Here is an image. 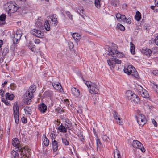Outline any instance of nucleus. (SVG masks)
I'll use <instances>...</instances> for the list:
<instances>
[{
    "label": "nucleus",
    "mask_w": 158,
    "mask_h": 158,
    "mask_svg": "<svg viewBox=\"0 0 158 158\" xmlns=\"http://www.w3.org/2000/svg\"><path fill=\"white\" fill-rule=\"evenodd\" d=\"M141 53L143 55L147 56H150L151 54V50L149 49H143L141 50Z\"/></svg>",
    "instance_id": "obj_19"
},
{
    "label": "nucleus",
    "mask_w": 158,
    "mask_h": 158,
    "mask_svg": "<svg viewBox=\"0 0 158 158\" xmlns=\"http://www.w3.org/2000/svg\"><path fill=\"white\" fill-rule=\"evenodd\" d=\"M52 17L51 19V21H50L51 25L53 26H56L57 25L58 23V22L56 16V15H53L51 16Z\"/></svg>",
    "instance_id": "obj_13"
},
{
    "label": "nucleus",
    "mask_w": 158,
    "mask_h": 158,
    "mask_svg": "<svg viewBox=\"0 0 158 158\" xmlns=\"http://www.w3.org/2000/svg\"><path fill=\"white\" fill-rule=\"evenodd\" d=\"M153 88H156L158 89V86L154 84L153 85ZM156 92L158 94V90H157V91Z\"/></svg>",
    "instance_id": "obj_56"
},
{
    "label": "nucleus",
    "mask_w": 158,
    "mask_h": 158,
    "mask_svg": "<svg viewBox=\"0 0 158 158\" xmlns=\"http://www.w3.org/2000/svg\"><path fill=\"white\" fill-rule=\"evenodd\" d=\"M6 99L11 100L13 99L14 95L13 94H10L8 93H6Z\"/></svg>",
    "instance_id": "obj_27"
},
{
    "label": "nucleus",
    "mask_w": 158,
    "mask_h": 158,
    "mask_svg": "<svg viewBox=\"0 0 158 158\" xmlns=\"http://www.w3.org/2000/svg\"><path fill=\"white\" fill-rule=\"evenodd\" d=\"M64 102H66V104H69L68 103H68L69 102V100H68L67 99H64Z\"/></svg>",
    "instance_id": "obj_62"
},
{
    "label": "nucleus",
    "mask_w": 158,
    "mask_h": 158,
    "mask_svg": "<svg viewBox=\"0 0 158 158\" xmlns=\"http://www.w3.org/2000/svg\"><path fill=\"white\" fill-rule=\"evenodd\" d=\"M58 129L60 132L63 133L66 132L67 131V128L62 124L58 127Z\"/></svg>",
    "instance_id": "obj_24"
},
{
    "label": "nucleus",
    "mask_w": 158,
    "mask_h": 158,
    "mask_svg": "<svg viewBox=\"0 0 158 158\" xmlns=\"http://www.w3.org/2000/svg\"><path fill=\"white\" fill-rule=\"evenodd\" d=\"M113 115L114 118L117 120V123L118 125H122L123 122L121 121L120 116L118 114L116 111H114L113 113Z\"/></svg>",
    "instance_id": "obj_12"
},
{
    "label": "nucleus",
    "mask_w": 158,
    "mask_h": 158,
    "mask_svg": "<svg viewBox=\"0 0 158 158\" xmlns=\"http://www.w3.org/2000/svg\"><path fill=\"white\" fill-rule=\"evenodd\" d=\"M117 27L118 30H120L121 31H124L125 29V27L120 23H118L117 24Z\"/></svg>",
    "instance_id": "obj_35"
},
{
    "label": "nucleus",
    "mask_w": 158,
    "mask_h": 158,
    "mask_svg": "<svg viewBox=\"0 0 158 158\" xmlns=\"http://www.w3.org/2000/svg\"><path fill=\"white\" fill-rule=\"evenodd\" d=\"M35 46L33 45V43H32L31 42H30L29 43L28 47L33 52H35Z\"/></svg>",
    "instance_id": "obj_36"
},
{
    "label": "nucleus",
    "mask_w": 158,
    "mask_h": 158,
    "mask_svg": "<svg viewBox=\"0 0 158 158\" xmlns=\"http://www.w3.org/2000/svg\"><path fill=\"white\" fill-rule=\"evenodd\" d=\"M24 110L27 114L31 115V110L30 108L28 106H26L24 108Z\"/></svg>",
    "instance_id": "obj_38"
},
{
    "label": "nucleus",
    "mask_w": 158,
    "mask_h": 158,
    "mask_svg": "<svg viewBox=\"0 0 158 158\" xmlns=\"http://www.w3.org/2000/svg\"><path fill=\"white\" fill-rule=\"evenodd\" d=\"M4 103L7 105H10V102L7 101V100Z\"/></svg>",
    "instance_id": "obj_61"
},
{
    "label": "nucleus",
    "mask_w": 158,
    "mask_h": 158,
    "mask_svg": "<svg viewBox=\"0 0 158 158\" xmlns=\"http://www.w3.org/2000/svg\"><path fill=\"white\" fill-rule=\"evenodd\" d=\"M96 143L97 148H100L102 146V144L99 139H97L96 140Z\"/></svg>",
    "instance_id": "obj_42"
},
{
    "label": "nucleus",
    "mask_w": 158,
    "mask_h": 158,
    "mask_svg": "<svg viewBox=\"0 0 158 158\" xmlns=\"http://www.w3.org/2000/svg\"><path fill=\"white\" fill-rule=\"evenodd\" d=\"M52 146L54 151L56 152L58 150V146L57 142L55 140L52 141Z\"/></svg>",
    "instance_id": "obj_22"
},
{
    "label": "nucleus",
    "mask_w": 158,
    "mask_h": 158,
    "mask_svg": "<svg viewBox=\"0 0 158 158\" xmlns=\"http://www.w3.org/2000/svg\"><path fill=\"white\" fill-rule=\"evenodd\" d=\"M121 15V14H120L119 13H118V14H117L116 15V18L118 19V17H119V16H120Z\"/></svg>",
    "instance_id": "obj_57"
},
{
    "label": "nucleus",
    "mask_w": 158,
    "mask_h": 158,
    "mask_svg": "<svg viewBox=\"0 0 158 158\" xmlns=\"http://www.w3.org/2000/svg\"><path fill=\"white\" fill-rule=\"evenodd\" d=\"M12 144L14 146L17 147L19 150L20 149L22 148L20 146L19 140L16 138H14L13 139Z\"/></svg>",
    "instance_id": "obj_17"
},
{
    "label": "nucleus",
    "mask_w": 158,
    "mask_h": 158,
    "mask_svg": "<svg viewBox=\"0 0 158 158\" xmlns=\"http://www.w3.org/2000/svg\"><path fill=\"white\" fill-rule=\"evenodd\" d=\"M137 120L139 125L143 126L146 123V120L145 116L142 114H139L136 116Z\"/></svg>",
    "instance_id": "obj_8"
},
{
    "label": "nucleus",
    "mask_w": 158,
    "mask_h": 158,
    "mask_svg": "<svg viewBox=\"0 0 158 158\" xmlns=\"http://www.w3.org/2000/svg\"><path fill=\"white\" fill-rule=\"evenodd\" d=\"M101 0H95L94 4L95 6L98 8L99 9L101 7Z\"/></svg>",
    "instance_id": "obj_31"
},
{
    "label": "nucleus",
    "mask_w": 158,
    "mask_h": 158,
    "mask_svg": "<svg viewBox=\"0 0 158 158\" xmlns=\"http://www.w3.org/2000/svg\"><path fill=\"white\" fill-rule=\"evenodd\" d=\"M114 158H121L120 152L117 149H116L114 151Z\"/></svg>",
    "instance_id": "obj_23"
},
{
    "label": "nucleus",
    "mask_w": 158,
    "mask_h": 158,
    "mask_svg": "<svg viewBox=\"0 0 158 158\" xmlns=\"http://www.w3.org/2000/svg\"><path fill=\"white\" fill-rule=\"evenodd\" d=\"M7 99L4 98H2V101L5 103L6 101H7Z\"/></svg>",
    "instance_id": "obj_60"
},
{
    "label": "nucleus",
    "mask_w": 158,
    "mask_h": 158,
    "mask_svg": "<svg viewBox=\"0 0 158 158\" xmlns=\"http://www.w3.org/2000/svg\"><path fill=\"white\" fill-rule=\"evenodd\" d=\"M51 25L48 20H46L45 23L44 27L46 30L48 31L50 29V26Z\"/></svg>",
    "instance_id": "obj_25"
},
{
    "label": "nucleus",
    "mask_w": 158,
    "mask_h": 158,
    "mask_svg": "<svg viewBox=\"0 0 158 158\" xmlns=\"http://www.w3.org/2000/svg\"><path fill=\"white\" fill-rule=\"evenodd\" d=\"M125 96L128 100H130L135 104H138L140 102V99L138 96L131 91H127Z\"/></svg>",
    "instance_id": "obj_3"
},
{
    "label": "nucleus",
    "mask_w": 158,
    "mask_h": 158,
    "mask_svg": "<svg viewBox=\"0 0 158 158\" xmlns=\"http://www.w3.org/2000/svg\"><path fill=\"white\" fill-rule=\"evenodd\" d=\"M36 26L38 28H41L42 27V24L41 23H39H39L37 22L36 23Z\"/></svg>",
    "instance_id": "obj_46"
},
{
    "label": "nucleus",
    "mask_w": 158,
    "mask_h": 158,
    "mask_svg": "<svg viewBox=\"0 0 158 158\" xmlns=\"http://www.w3.org/2000/svg\"><path fill=\"white\" fill-rule=\"evenodd\" d=\"M89 89V92L91 94H97L99 92L98 87V85L94 83L88 82L85 83Z\"/></svg>",
    "instance_id": "obj_5"
},
{
    "label": "nucleus",
    "mask_w": 158,
    "mask_h": 158,
    "mask_svg": "<svg viewBox=\"0 0 158 158\" xmlns=\"http://www.w3.org/2000/svg\"><path fill=\"white\" fill-rule=\"evenodd\" d=\"M9 51V49L7 48H5L3 51L2 55L3 56L6 55L8 53Z\"/></svg>",
    "instance_id": "obj_40"
},
{
    "label": "nucleus",
    "mask_w": 158,
    "mask_h": 158,
    "mask_svg": "<svg viewBox=\"0 0 158 158\" xmlns=\"http://www.w3.org/2000/svg\"><path fill=\"white\" fill-rule=\"evenodd\" d=\"M130 44V51L132 54H135V46L134 44L132 42H131Z\"/></svg>",
    "instance_id": "obj_26"
},
{
    "label": "nucleus",
    "mask_w": 158,
    "mask_h": 158,
    "mask_svg": "<svg viewBox=\"0 0 158 158\" xmlns=\"http://www.w3.org/2000/svg\"><path fill=\"white\" fill-rule=\"evenodd\" d=\"M19 151L20 152H21V158H28L29 157L27 156V155L23 152V148L20 149Z\"/></svg>",
    "instance_id": "obj_37"
},
{
    "label": "nucleus",
    "mask_w": 158,
    "mask_h": 158,
    "mask_svg": "<svg viewBox=\"0 0 158 158\" xmlns=\"http://www.w3.org/2000/svg\"><path fill=\"white\" fill-rule=\"evenodd\" d=\"M47 107L44 103L40 104L39 106L38 109L41 113H44L47 110Z\"/></svg>",
    "instance_id": "obj_14"
},
{
    "label": "nucleus",
    "mask_w": 158,
    "mask_h": 158,
    "mask_svg": "<svg viewBox=\"0 0 158 158\" xmlns=\"http://www.w3.org/2000/svg\"><path fill=\"white\" fill-rule=\"evenodd\" d=\"M65 13L67 16H68L70 20H72V15H71V13L69 11H67L65 12Z\"/></svg>",
    "instance_id": "obj_41"
},
{
    "label": "nucleus",
    "mask_w": 158,
    "mask_h": 158,
    "mask_svg": "<svg viewBox=\"0 0 158 158\" xmlns=\"http://www.w3.org/2000/svg\"><path fill=\"white\" fill-rule=\"evenodd\" d=\"M93 99L94 101V104H95L98 102V100L96 99V100L94 99V98H93Z\"/></svg>",
    "instance_id": "obj_64"
},
{
    "label": "nucleus",
    "mask_w": 158,
    "mask_h": 158,
    "mask_svg": "<svg viewBox=\"0 0 158 158\" xmlns=\"http://www.w3.org/2000/svg\"><path fill=\"white\" fill-rule=\"evenodd\" d=\"M11 154L12 158H18L19 154L16 151H12Z\"/></svg>",
    "instance_id": "obj_34"
},
{
    "label": "nucleus",
    "mask_w": 158,
    "mask_h": 158,
    "mask_svg": "<svg viewBox=\"0 0 158 158\" xmlns=\"http://www.w3.org/2000/svg\"><path fill=\"white\" fill-rule=\"evenodd\" d=\"M72 37L76 42H78L81 39L80 35L78 34L75 33L72 34Z\"/></svg>",
    "instance_id": "obj_21"
},
{
    "label": "nucleus",
    "mask_w": 158,
    "mask_h": 158,
    "mask_svg": "<svg viewBox=\"0 0 158 158\" xmlns=\"http://www.w3.org/2000/svg\"><path fill=\"white\" fill-rule=\"evenodd\" d=\"M107 63L111 69H114L115 66V63H114V61L113 58L108 60Z\"/></svg>",
    "instance_id": "obj_18"
},
{
    "label": "nucleus",
    "mask_w": 158,
    "mask_h": 158,
    "mask_svg": "<svg viewBox=\"0 0 158 158\" xmlns=\"http://www.w3.org/2000/svg\"><path fill=\"white\" fill-rule=\"evenodd\" d=\"M114 61V63H115V64H120L121 61L120 60H119L118 59H117L116 58H113Z\"/></svg>",
    "instance_id": "obj_43"
},
{
    "label": "nucleus",
    "mask_w": 158,
    "mask_h": 158,
    "mask_svg": "<svg viewBox=\"0 0 158 158\" xmlns=\"http://www.w3.org/2000/svg\"><path fill=\"white\" fill-rule=\"evenodd\" d=\"M10 87L11 89L14 90L16 88V86L15 84L12 83L10 84Z\"/></svg>",
    "instance_id": "obj_44"
},
{
    "label": "nucleus",
    "mask_w": 158,
    "mask_h": 158,
    "mask_svg": "<svg viewBox=\"0 0 158 158\" xmlns=\"http://www.w3.org/2000/svg\"><path fill=\"white\" fill-rule=\"evenodd\" d=\"M0 93L1 94L2 97H3L4 96V92L2 89L0 90Z\"/></svg>",
    "instance_id": "obj_54"
},
{
    "label": "nucleus",
    "mask_w": 158,
    "mask_h": 158,
    "mask_svg": "<svg viewBox=\"0 0 158 158\" xmlns=\"http://www.w3.org/2000/svg\"><path fill=\"white\" fill-rule=\"evenodd\" d=\"M21 120L23 123H27V119L24 117H23L22 118Z\"/></svg>",
    "instance_id": "obj_45"
},
{
    "label": "nucleus",
    "mask_w": 158,
    "mask_h": 158,
    "mask_svg": "<svg viewBox=\"0 0 158 158\" xmlns=\"http://www.w3.org/2000/svg\"><path fill=\"white\" fill-rule=\"evenodd\" d=\"M31 33L37 37L42 38L44 35V33L40 30L36 29H33L31 31Z\"/></svg>",
    "instance_id": "obj_11"
},
{
    "label": "nucleus",
    "mask_w": 158,
    "mask_h": 158,
    "mask_svg": "<svg viewBox=\"0 0 158 158\" xmlns=\"http://www.w3.org/2000/svg\"><path fill=\"white\" fill-rule=\"evenodd\" d=\"M62 143L65 145L68 146L69 144V142L65 138H62Z\"/></svg>",
    "instance_id": "obj_39"
},
{
    "label": "nucleus",
    "mask_w": 158,
    "mask_h": 158,
    "mask_svg": "<svg viewBox=\"0 0 158 158\" xmlns=\"http://www.w3.org/2000/svg\"><path fill=\"white\" fill-rule=\"evenodd\" d=\"M155 5L158 7V0H155Z\"/></svg>",
    "instance_id": "obj_59"
},
{
    "label": "nucleus",
    "mask_w": 158,
    "mask_h": 158,
    "mask_svg": "<svg viewBox=\"0 0 158 158\" xmlns=\"http://www.w3.org/2000/svg\"><path fill=\"white\" fill-rule=\"evenodd\" d=\"M152 122L155 127H156L157 126V123L154 119H152Z\"/></svg>",
    "instance_id": "obj_50"
},
{
    "label": "nucleus",
    "mask_w": 158,
    "mask_h": 158,
    "mask_svg": "<svg viewBox=\"0 0 158 158\" xmlns=\"http://www.w3.org/2000/svg\"><path fill=\"white\" fill-rule=\"evenodd\" d=\"M135 16V19L137 21H139L141 19V15L139 11H137L136 12Z\"/></svg>",
    "instance_id": "obj_30"
},
{
    "label": "nucleus",
    "mask_w": 158,
    "mask_h": 158,
    "mask_svg": "<svg viewBox=\"0 0 158 158\" xmlns=\"http://www.w3.org/2000/svg\"><path fill=\"white\" fill-rule=\"evenodd\" d=\"M80 139L82 141H83V140H84V138L82 135H80Z\"/></svg>",
    "instance_id": "obj_55"
},
{
    "label": "nucleus",
    "mask_w": 158,
    "mask_h": 158,
    "mask_svg": "<svg viewBox=\"0 0 158 158\" xmlns=\"http://www.w3.org/2000/svg\"><path fill=\"white\" fill-rule=\"evenodd\" d=\"M140 94L142 96L143 98H147L149 97L148 94L146 91L144 89H143V90L142 91V93Z\"/></svg>",
    "instance_id": "obj_28"
},
{
    "label": "nucleus",
    "mask_w": 158,
    "mask_h": 158,
    "mask_svg": "<svg viewBox=\"0 0 158 158\" xmlns=\"http://www.w3.org/2000/svg\"><path fill=\"white\" fill-rule=\"evenodd\" d=\"M43 139V143L44 145L46 146H48L49 144V141L48 139L44 135Z\"/></svg>",
    "instance_id": "obj_29"
},
{
    "label": "nucleus",
    "mask_w": 158,
    "mask_h": 158,
    "mask_svg": "<svg viewBox=\"0 0 158 158\" xmlns=\"http://www.w3.org/2000/svg\"><path fill=\"white\" fill-rule=\"evenodd\" d=\"M127 6V5L126 3H124L123 5L122 8L124 9H126Z\"/></svg>",
    "instance_id": "obj_51"
},
{
    "label": "nucleus",
    "mask_w": 158,
    "mask_h": 158,
    "mask_svg": "<svg viewBox=\"0 0 158 158\" xmlns=\"http://www.w3.org/2000/svg\"><path fill=\"white\" fill-rule=\"evenodd\" d=\"M21 36L22 35L19 31L14 32L12 37L13 43L15 44L18 43Z\"/></svg>",
    "instance_id": "obj_10"
},
{
    "label": "nucleus",
    "mask_w": 158,
    "mask_h": 158,
    "mask_svg": "<svg viewBox=\"0 0 158 158\" xmlns=\"http://www.w3.org/2000/svg\"><path fill=\"white\" fill-rule=\"evenodd\" d=\"M4 8L9 15H11V13L16 12L19 7L16 4L9 2L4 5Z\"/></svg>",
    "instance_id": "obj_2"
},
{
    "label": "nucleus",
    "mask_w": 158,
    "mask_h": 158,
    "mask_svg": "<svg viewBox=\"0 0 158 158\" xmlns=\"http://www.w3.org/2000/svg\"><path fill=\"white\" fill-rule=\"evenodd\" d=\"M35 43L38 44L40 43V41L39 40L37 39L35 40Z\"/></svg>",
    "instance_id": "obj_53"
},
{
    "label": "nucleus",
    "mask_w": 158,
    "mask_h": 158,
    "mask_svg": "<svg viewBox=\"0 0 158 158\" xmlns=\"http://www.w3.org/2000/svg\"><path fill=\"white\" fill-rule=\"evenodd\" d=\"M6 18V15L4 14H3L0 16V25L3 26L5 24V20Z\"/></svg>",
    "instance_id": "obj_20"
},
{
    "label": "nucleus",
    "mask_w": 158,
    "mask_h": 158,
    "mask_svg": "<svg viewBox=\"0 0 158 158\" xmlns=\"http://www.w3.org/2000/svg\"><path fill=\"white\" fill-rule=\"evenodd\" d=\"M126 16L124 15H121V21H122L123 22H125V20H126Z\"/></svg>",
    "instance_id": "obj_49"
},
{
    "label": "nucleus",
    "mask_w": 158,
    "mask_h": 158,
    "mask_svg": "<svg viewBox=\"0 0 158 158\" xmlns=\"http://www.w3.org/2000/svg\"><path fill=\"white\" fill-rule=\"evenodd\" d=\"M108 52L109 54L114 57L117 56L123 57L124 56V55L123 53L119 52L116 50L114 49L113 48L109 49Z\"/></svg>",
    "instance_id": "obj_7"
},
{
    "label": "nucleus",
    "mask_w": 158,
    "mask_h": 158,
    "mask_svg": "<svg viewBox=\"0 0 158 158\" xmlns=\"http://www.w3.org/2000/svg\"><path fill=\"white\" fill-rule=\"evenodd\" d=\"M117 20L119 22L121 21V15L118 17V19Z\"/></svg>",
    "instance_id": "obj_63"
},
{
    "label": "nucleus",
    "mask_w": 158,
    "mask_h": 158,
    "mask_svg": "<svg viewBox=\"0 0 158 158\" xmlns=\"http://www.w3.org/2000/svg\"><path fill=\"white\" fill-rule=\"evenodd\" d=\"M36 86L35 85L31 86L27 91L24 95V97L25 101V103L27 105L30 103L33 96V93L36 90Z\"/></svg>",
    "instance_id": "obj_1"
},
{
    "label": "nucleus",
    "mask_w": 158,
    "mask_h": 158,
    "mask_svg": "<svg viewBox=\"0 0 158 158\" xmlns=\"http://www.w3.org/2000/svg\"><path fill=\"white\" fill-rule=\"evenodd\" d=\"M71 92L72 94L76 97H78L80 95V93L79 89L75 87L71 88Z\"/></svg>",
    "instance_id": "obj_16"
},
{
    "label": "nucleus",
    "mask_w": 158,
    "mask_h": 158,
    "mask_svg": "<svg viewBox=\"0 0 158 158\" xmlns=\"http://www.w3.org/2000/svg\"><path fill=\"white\" fill-rule=\"evenodd\" d=\"M135 89L140 94L141 93L143 89V88L141 86L139 85L135 86Z\"/></svg>",
    "instance_id": "obj_33"
},
{
    "label": "nucleus",
    "mask_w": 158,
    "mask_h": 158,
    "mask_svg": "<svg viewBox=\"0 0 158 158\" xmlns=\"http://www.w3.org/2000/svg\"><path fill=\"white\" fill-rule=\"evenodd\" d=\"M3 44V41L2 40H0V48L2 46Z\"/></svg>",
    "instance_id": "obj_58"
},
{
    "label": "nucleus",
    "mask_w": 158,
    "mask_h": 158,
    "mask_svg": "<svg viewBox=\"0 0 158 158\" xmlns=\"http://www.w3.org/2000/svg\"><path fill=\"white\" fill-rule=\"evenodd\" d=\"M13 110L15 120V123L17 124L19 123V110L17 103H15L13 107Z\"/></svg>",
    "instance_id": "obj_6"
},
{
    "label": "nucleus",
    "mask_w": 158,
    "mask_h": 158,
    "mask_svg": "<svg viewBox=\"0 0 158 158\" xmlns=\"http://www.w3.org/2000/svg\"><path fill=\"white\" fill-rule=\"evenodd\" d=\"M132 145L135 148H137L141 150L142 152H144L145 150L143 146V144L139 141L137 140H133L132 143Z\"/></svg>",
    "instance_id": "obj_9"
},
{
    "label": "nucleus",
    "mask_w": 158,
    "mask_h": 158,
    "mask_svg": "<svg viewBox=\"0 0 158 158\" xmlns=\"http://www.w3.org/2000/svg\"><path fill=\"white\" fill-rule=\"evenodd\" d=\"M124 71L125 73L128 75L131 74L135 78H137L139 77V75L135 67L131 65L125 66Z\"/></svg>",
    "instance_id": "obj_4"
},
{
    "label": "nucleus",
    "mask_w": 158,
    "mask_h": 158,
    "mask_svg": "<svg viewBox=\"0 0 158 158\" xmlns=\"http://www.w3.org/2000/svg\"><path fill=\"white\" fill-rule=\"evenodd\" d=\"M153 73L155 75H157V74H158V71L153 70Z\"/></svg>",
    "instance_id": "obj_52"
},
{
    "label": "nucleus",
    "mask_w": 158,
    "mask_h": 158,
    "mask_svg": "<svg viewBox=\"0 0 158 158\" xmlns=\"http://www.w3.org/2000/svg\"><path fill=\"white\" fill-rule=\"evenodd\" d=\"M154 42L158 46V35L157 36L154 40Z\"/></svg>",
    "instance_id": "obj_48"
},
{
    "label": "nucleus",
    "mask_w": 158,
    "mask_h": 158,
    "mask_svg": "<svg viewBox=\"0 0 158 158\" xmlns=\"http://www.w3.org/2000/svg\"><path fill=\"white\" fill-rule=\"evenodd\" d=\"M52 85L55 89L56 90L60 92L63 91V89H62V88L60 83H58L56 84L52 83Z\"/></svg>",
    "instance_id": "obj_15"
},
{
    "label": "nucleus",
    "mask_w": 158,
    "mask_h": 158,
    "mask_svg": "<svg viewBox=\"0 0 158 158\" xmlns=\"http://www.w3.org/2000/svg\"><path fill=\"white\" fill-rule=\"evenodd\" d=\"M103 140L106 143H108L110 139L106 135H103L102 137Z\"/></svg>",
    "instance_id": "obj_32"
},
{
    "label": "nucleus",
    "mask_w": 158,
    "mask_h": 158,
    "mask_svg": "<svg viewBox=\"0 0 158 158\" xmlns=\"http://www.w3.org/2000/svg\"><path fill=\"white\" fill-rule=\"evenodd\" d=\"M125 22H126L128 24H131V18H128L127 19H126V20H125Z\"/></svg>",
    "instance_id": "obj_47"
}]
</instances>
